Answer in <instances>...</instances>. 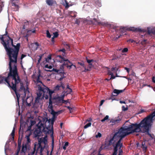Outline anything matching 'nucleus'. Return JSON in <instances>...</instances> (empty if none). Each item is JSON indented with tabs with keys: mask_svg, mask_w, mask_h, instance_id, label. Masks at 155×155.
<instances>
[{
	"mask_svg": "<svg viewBox=\"0 0 155 155\" xmlns=\"http://www.w3.org/2000/svg\"><path fill=\"white\" fill-rule=\"evenodd\" d=\"M35 32V30H28L27 31L26 36H28L30 35L32 33H34Z\"/></svg>",
	"mask_w": 155,
	"mask_h": 155,
	"instance_id": "4be33fe9",
	"label": "nucleus"
},
{
	"mask_svg": "<svg viewBox=\"0 0 155 155\" xmlns=\"http://www.w3.org/2000/svg\"><path fill=\"white\" fill-rule=\"evenodd\" d=\"M12 5L13 6H14L16 8V10H18L19 7L18 5L13 3L12 4Z\"/></svg>",
	"mask_w": 155,
	"mask_h": 155,
	"instance_id": "09e8293b",
	"label": "nucleus"
},
{
	"mask_svg": "<svg viewBox=\"0 0 155 155\" xmlns=\"http://www.w3.org/2000/svg\"><path fill=\"white\" fill-rule=\"evenodd\" d=\"M125 70H126L127 72L128 73L130 72V69L129 68H127V67H125L124 68Z\"/></svg>",
	"mask_w": 155,
	"mask_h": 155,
	"instance_id": "338daca9",
	"label": "nucleus"
},
{
	"mask_svg": "<svg viewBox=\"0 0 155 155\" xmlns=\"http://www.w3.org/2000/svg\"><path fill=\"white\" fill-rule=\"evenodd\" d=\"M44 54H41L40 55H39V58L38 60V64H39L40 63V61L41 60V58L43 56Z\"/></svg>",
	"mask_w": 155,
	"mask_h": 155,
	"instance_id": "2f4dec72",
	"label": "nucleus"
},
{
	"mask_svg": "<svg viewBox=\"0 0 155 155\" xmlns=\"http://www.w3.org/2000/svg\"><path fill=\"white\" fill-rule=\"evenodd\" d=\"M45 60L46 62H48V63L50 61L51 59V55H49L47 58H45Z\"/></svg>",
	"mask_w": 155,
	"mask_h": 155,
	"instance_id": "393cba45",
	"label": "nucleus"
},
{
	"mask_svg": "<svg viewBox=\"0 0 155 155\" xmlns=\"http://www.w3.org/2000/svg\"><path fill=\"white\" fill-rule=\"evenodd\" d=\"M109 118V116L108 115H106L104 118L102 119L101 121V122H103L105 121V120H108Z\"/></svg>",
	"mask_w": 155,
	"mask_h": 155,
	"instance_id": "72a5a7b5",
	"label": "nucleus"
},
{
	"mask_svg": "<svg viewBox=\"0 0 155 155\" xmlns=\"http://www.w3.org/2000/svg\"><path fill=\"white\" fill-rule=\"evenodd\" d=\"M152 31V34H155V28H151Z\"/></svg>",
	"mask_w": 155,
	"mask_h": 155,
	"instance_id": "69168bd1",
	"label": "nucleus"
},
{
	"mask_svg": "<svg viewBox=\"0 0 155 155\" xmlns=\"http://www.w3.org/2000/svg\"><path fill=\"white\" fill-rule=\"evenodd\" d=\"M25 127V126L21 124V123L20 124V128L19 131V138L18 143V148L17 152H19L21 147V141L23 137V132L24 128Z\"/></svg>",
	"mask_w": 155,
	"mask_h": 155,
	"instance_id": "9b49d317",
	"label": "nucleus"
},
{
	"mask_svg": "<svg viewBox=\"0 0 155 155\" xmlns=\"http://www.w3.org/2000/svg\"><path fill=\"white\" fill-rule=\"evenodd\" d=\"M128 51V49L127 48H125L122 50V52L123 53L127 52Z\"/></svg>",
	"mask_w": 155,
	"mask_h": 155,
	"instance_id": "864d4df0",
	"label": "nucleus"
},
{
	"mask_svg": "<svg viewBox=\"0 0 155 155\" xmlns=\"http://www.w3.org/2000/svg\"><path fill=\"white\" fill-rule=\"evenodd\" d=\"M61 59L59 60L58 61V62L60 63H62L63 62H64V61L65 60L64 58H61Z\"/></svg>",
	"mask_w": 155,
	"mask_h": 155,
	"instance_id": "5fc2aeb1",
	"label": "nucleus"
},
{
	"mask_svg": "<svg viewBox=\"0 0 155 155\" xmlns=\"http://www.w3.org/2000/svg\"><path fill=\"white\" fill-rule=\"evenodd\" d=\"M84 68V70H81L82 72H86L88 71H90V70L88 69H87L86 68V66H85V67H83Z\"/></svg>",
	"mask_w": 155,
	"mask_h": 155,
	"instance_id": "3c124183",
	"label": "nucleus"
},
{
	"mask_svg": "<svg viewBox=\"0 0 155 155\" xmlns=\"http://www.w3.org/2000/svg\"><path fill=\"white\" fill-rule=\"evenodd\" d=\"M147 33L149 35H150V34H152V30L151 28H148Z\"/></svg>",
	"mask_w": 155,
	"mask_h": 155,
	"instance_id": "c03bdc74",
	"label": "nucleus"
},
{
	"mask_svg": "<svg viewBox=\"0 0 155 155\" xmlns=\"http://www.w3.org/2000/svg\"><path fill=\"white\" fill-rule=\"evenodd\" d=\"M64 65H63V64H61L60 66V69H59L60 70H61V73H62V72L64 71Z\"/></svg>",
	"mask_w": 155,
	"mask_h": 155,
	"instance_id": "473e14b6",
	"label": "nucleus"
},
{
	"mask_svg": "<svg viewBox=\"0 0 155 155\" xmlns=\"http://www.w3.org/2000/svg\"><path fill=\"white\" fill-rule=\"evenodd\" d=\"M145 112L144 110L143 109H141L140 111H139L138 113L140 114Z\"/></svg>",
	"mask_w": 155,
	"mask_h": 155,
	"instance_id": "774afa93",
	"label": "nucleus"
},
{
	"mask_svg": "<svg viewBox=\"0 0 155 155\" xmlns=\"http://www.w3.org/2000/svg\"><path fill=\"white\" fill-rule=\"evenodd\" d=\"M53 34L54 35V38H57L58 37L59 34H58V32H56L53 33Z\"/></svg>",
	"mask_w": 155,
	"mask_h": 155,
	"instance_id": "ea45409f",
	"label": "nucleus"
},
{
	"mask_svg": "<svg viewBox=\"0 0 155 155\" xmlns=\"http://www.w3.org/2000/svg\"><path fill=\"white\" fill-rule=\"evenodd\" d=\"M91 123L90 122L87 124L86 125H85L84 127V128L85 129H86L87 128H88V127H90L91 125Z\"/></svg>",
	"mask_w": 155,
	"mask_h": 155,
	"instance_id": "f704fd0d",
	"label": "nucleus"
},
{
	"mask_svg": "<svg viewBox=\"0 0 155 155\" xmlns=\"http://www.w3.org/2000/svg\"><path fill=\"white\" fill-rule=\"evenodd\" d=\"M65 50L64 48H63L62 49H60L58 51V52L62 51V52H63V55L65 54Z\"/></svg>",
	"mask_w": 155,
	"mask_h": 155,
	"instance_id": "e433bc0d",
	"label": "nucleus"
},
{
	"mask_svg": "<svg viewBox=\"0 0 155 155\" xmlns=\"http://www.w3.org/2000/svg\"><path fill=\"white\" fill-rule=\"evenodd\" d=\"M78 64H80L83 67H85V65H84V64L83 63L78 62Z\"/></svg>",
	"mask_w": 155,
	"mask_h": 155,
	"instance_id": "680f3d73",
	"label": "nucleus"
},
{
	"mask_svg": "<svg viewBox=\"0 0 155 155\" xmlns=\"http://www.w3.org/2000/svg\"><path fill=\"white\" fill-rule=\"evenodd\" d=\"M35 45L36 46V47L35 50H37L38 48V47L39 45L38 43L37 42H35Z\"/></svg>",
	"mask_w": 155,
	"mask_h": 155,
	"instance_id": "052dcab7",
	"label": "nucleus"
},
{
	"mask_svg": "<svg viewBox=\"0 0 155 155\" xmlns=\"http://www.w3.org/2000/svg\"><path fill=\"white\" fill-rule=\"evenodd\" d=\"M37 126V128L35 129L33 133L35 137L40 136L42 132L45 134V132L43 130L44 127H43L42 124L39 123L38 124Z\"/></svg>",
	"mask_w": 155,
	"mask_h": 155,
	"instance_id": "f8f14e48",
	"label": "nucleus"
},
{
	"mask_svg": "<svg viewBox=\"0 0 155 155\" xmlns=\"http://www.w3.org/2000/svg\"><path fill=\"white\" fill-rule=\"evenodd\" d=\"M9 72L7 77L0 75V84L3 83L4 81L7 84L8 87L15 92L17 99L18 101L20 95L17 92L16 85L21 82L18 76L17 67V59L9 60Z\"/></svg>",
	"mask_w": 155,
	"mask_h": 155,
	"instance_id": "f257e3e1",
	"label": "nucleus"
},
{
	"mask_svg": "<svg viewBox=\"0 0 155 155\" xmlns=\"http://www.w3.org/2000/svg\"><path fill=\"white\" fill-rule=\"evenodd\" d=\"M47 4L49 6H52L54 4H56V2L54 0H46Z\"/></svg>",
	"mask_w": 155,
	"mask_h": 155,
	"instance_id": "dca6fc26",
	"label": "nucleus"
},
{
	"mask_svg": "<svg viewBox=\"0 0 155 155\" xmlns=\"http://www.w3.org/2000/svg\"><path fill=\"white\" fill-rule=\"evenodd\" d=\"M19 83H20V84H21L20 87V90H23L25 92V87H24V86L23 85V84L21 82V81Z\"/></svg>",
	"mask_w": 155,
	"mask_h": 155,
	"instance_id": "bb28decb",
	"label": "nucleus"
},
{
	"mask_svg": "<svg viewBox=\"0 0 155 155\" xmlns=\"http://www.w3.org/2000/svg\"><path fill=\"white\" fill-rule=\"evenodd\" d=\"M47 118H48L45 117L42 118L41 120H40L38 124L39 123L43 125V127H45V124L46 121H47Z\"/></svg>",
	"mask_w": 155,
	"mask_h": 155,
	"instance_id": "f3484780",
	"label": "nucleus"
},
{
	"mask_svg": "<svg viewBox=\"0 0 155 155\" xmlns=\"http://www.w3.org/2000/svg\"><path fill=\"white\" fill-rule=\"evenodd\" d=\"M28 144L26 143L25 144H23L21 150L22 152L25 153L26 152L28 148Z\"/></svg>",
	"mask_w": 155,
	"mask_h": 155,
	"instance_id": "6ab92c4d",
	"label": "nucleus"
},
{
	"mask_svg": "<svg viewBox=\"0 0 155 155\" xmlns=\"http://www.w3.org/2000/svg\"><path fill=\"white\" fill-rule=\"evenodd\" d=\"M69 143L68 142H66L64 146L62 147L63 149L65 150L66 149V147L68 145Z\"/></svg>",
	"mask_w": 155,
	"mask_h": 155,
	"instance_id": "cd10ccee",
	"label": "nucleus"
},
{
	"mask_svg": "<svg viewBox=\"0 0 155 155\" xmlns=\"http://www.w3.org/2000/svg\"><path fill=\"white\" fill-rule=\"evenodd\" d=\"M101 137V133L98 132L97 134L96 135V138L100 137Z\"/></svg>",
	"mask_w": 155,
	"mask_h": 155,
	"instance_id": "6e6d98bb",
	"label": "nucleus"
},
{
	"mask_svg": "<svg viewBox=\"0 0 155 155\" xmlns=\"http://www.w3.org/2000/svg\"><path fill=\"white\" fill-rule=\"evenodd\" d=\"M119 136L120 134H118V133L117 132L114 134L113 137L109 140H106L105 141L104 148L105 149H107L111 145L113 146L114 148V147L116 144V143L115 144L116 141L117 140H119L120 137Z\"/></svg>",
	"mask_w": 155,
	"mask_h": 155,
	"instance_id": "423d86ee",
	"label": "nucleus"
},
{
	"mask_svg": "<svg viewBox=\"0 0 155 155\" xmlns=\"http://www.w3.org/2000/svg\"><path fill=\"white\" fill-rule=\"evenodd\" d=\"M122 109L123 111H125L128 110V108L127 107H125L124 106H123L122 107Z\"/></svg>",
	"mask_w": 155,
	"mask_h": 155,
	"instance_id": "37998d69",
	"label": "nucleus"
},
{
	"mask_svg": "<svg viewBox=\"0 0 155 155\" xmlns=\"http://www.w3.org/2000/svg\"><path fill=\"white\" fill-rule=\"evenodd\" d=\"M31 132H30L29 133L26 135L25 137L27 139V142L26 143V144H27L28 145L29 143H30L31 140L30 138V137L31 135Z\"/></svg>",
	"mask_w": 155,
	"mask_h": 155,
	"instance_id": "a211bd4d",
	"label": "nucleus"
},
{
	"mask_svg": "<svg viewBox=\"0 0 155 155\" xmlns=\"http://www.w3.org/2000/svg\"><path fill=\"white\" fill-rule=\"evenodd\" d=\"M61 87V86L57 85L54 88V90L55 91H58L59 90L60 87Z\"/></svg>",
	"mask_w": 155,
	"mask_h": 155,
	"instance_id": "8fccbe9b",
	"label": "nucleus"
},
{
	"mask_svg": "<svg viewBox=\"0 0 155 155\" xmlns=\"http://www.w3.org/2000/svg\"><path fill=\"white\" fill-rule=\"evenodd\" d=\"M44 87H41L40 85H38V90L39 92L37 93V97L41 98L42 95V93H43L42 98L45 97L46 99H48V95H49V91H51L48 88L44 85Z\"/></svg>",
	"mask_w": 155,
	"mask_h": 155,
	"instance_id": "0eeeda50",
	"label": "nucleus"
},
{
	"mask_svg": "<svg viewBox=\"0 0 155 155\" xmlns=\"http://www.w3.org/2000/svg\"><path fill=\"white\" fill-rule=\"evenodd\" d=\"M94 20L95 21V22H97V24L98 25H103V23L101 22H97V19L94 18Z\"/></svg>",
	"mask_w": 155,
	"mask_h": 155,
	"instance_id": "a19ab883",
	"label": "nucleus"
},
{
	"mask_svg": "<svg viewBox=\"0 0 155 155\" xmlns=\"http://www.w3.org/2000/svg\"><path fill=\"white\" fill-rule=\"evenodd\" d=\"M86 60L87 62L89 64V65H92V64L91 63V62L93 61V59L89 60L87 58H86Z\"/></svg>",
	"mask_w": 155,
	"mask_h": 155,
	"instance_id": "7c9ffc66",
	"label": "nucleus"
},
{
	"mask_svg": "<svg viewBox=\"0 0 155 155\" xmlns=\"http://www.w3.org/2000/svg\"><path fill=\"white\" fill-rule=\"evenodd\" d=\"M8 36H9L8 31L6 30L5 33L3 35H1V37H7Z\"/></svg>",
	"mask_w": 155,
	"mask_h": 155,
	"instance_id": "c9c22d12",
	"label": "nucleus"
},
{
	"mask_svg": "<svg viewBox=\"0 0 155 155\" xmlns=\"http://www.w3.org/2000/svg\"><path fill=\"white\" fill-rule=\"evenodd\" d=\"M112 28L116 31L119 29L120 31L122 33H124L126 31V30H127L129 31H132L133 32H143V30L139 28H136L135 27H130L127 29H126L125 27L121 28L117 26H113Z\"/></svg>",
	"mask_w": 155,
	"mask_h": 155,
	"instance_id": "6e6552de",
	"label": "nucleus"
},
{
	"mask_svg": "<svg viewBox=\"0 0 155 155\" xmlns=\"http://www.w3.org/2000/svg\"><path fill=\"white\" fill-rule=\"evenodd\" d=\"M75 23L79 25L80 23V21L79 19H77L75 21Z\"/></svg>",
	"mask_w": 155,
	"mask_h": 155,
	"instance_id": "e2e57ef3",
	"label": "nucleus"
},
{
	"mask_svg": "<svg viewBox=\"0 0 155 155\" xmlns=\"http://www.w3.org/2000/svg\"><path fill=\"white\" fill-rule=\"evenodd\" d=\"M121 120L120 119H117L115 120H113L111 122L114 124H117L120 123Z\"/></svg>",
	"mask_w": 155,
	"mask_h": 155,
	"instance_id": "b1692460",
	"label": "nucleus"
},
{
	"mask_svg": "<svg viewBox=\"0 0 155 155\" xmlns=\"http://www.w3.org/2000/svg\"><path fill=\"white\" fill-rule=\"evenodd\" d=\"M155 116L151 114L148 116L144 118L143 120V122L141 124V130L143 128L142 132L143 133L147 132V134L150 137H152L151 135L149 132V127L150 126V123L152 121L153 118Z\"/></svg>",
	"mask_w": 155,
	"mask_h": 155,
	"instance_id": "20e7f679",
	"label": "nucleus"
},
{
	"mask_svg": "<svg viewBox=\"0 0 155 155\" xmlns=\"http://www.w3.org/2000/svg\"><path fill=\"white\" fill-rule=\"evenodd\" d=\"M125 89L122 90H119L115 89L113 91V93L115 94H117L116 95H114L113 94V93L112 94L111 96L109 98V100L112 99L113 100V97L114 96H117L118 94H120V93H122L124 92L125 91Z\"/></svg>",
	"mask_w": 155,
	"mask_h": 155,
	"instance_id": "2eb2a0df",
	"label": "nucleus"
},
{
	"mask_svg": "<svg viewBox=\"0 0 155 155\" xmlns=\"http://www.w3.org/2000/svg\"><path fill=\"white\" fill-rule=\"evenodd\" d=\"M67 107L69 109L70 113H71L72 112L73 109L71 107L69 106H68Z\"/></svg>",
	"mask_w": 155,
	"mask_h": 155,
	"instance_id": "0e129e2a",
	"label": "nucleus"
},
{
	"mask_svg": "<svg viewBox=\"0 0 155 155\" xmlns=\"http://www.w3.org/2000/svg\"><path fill=\"white\" fill-rule=\"evenodd\" d=\"M46 35L47 37L50 38L51 37V35L50 34L48 30L46 31Z\"/></svg>",
	"mask_w": 155,
	"mask_h": 155,
	"instance_id": "58836bf2",
	"label": "nucleus"
},
{
	"mask_svg": "<svg viewBox=\"0 0 155 155\" xmlns=\"http://www.w3.org/2000/svg\"><path fill=\"white\" fill-rule=\"evenodd\" d=\"M39 154H40V155H43V153H42V152H43V149L42 148H41V149H40L39 150Z\"/></svg>",
	"mask_w": 155,
	"mask_h": 155,
	"instance_id": "13d9d810",
	"label": "nucleus"
},
{
	"mask_svg": "<svg viewBox=\"0 0 155 155\" xmlns=\"http://www.w3.org/2000/svg\"><path fill=\"white\" fill-rule=\"evenodd\" d=\"M4 6V4L3 2H0V12L2 10V8Z\"/></svg>",
	"mask_w": 155,
	"mask_h": 155,
	"instance_id": "4c0bfd02",
	"label": "nucleus"
},
{
	"mask_svg": "<svg viewBox=\"0 0 155 155\" xmlns=\"http://www.w3.org/2000/svg\"><path fill=\"white\" fill-rule=\"evenodd\" d=\"M45 68L51 69L52 68V66L51 65H49L48 64H47L45 65Z\"/></svg>",
	"mask_w": 155,
	"mask_h": 155,
	"instance_id": "49530a36",
	"label": "nucleus"
},
{
	"mask_svg": "<svg viewBox=\"0 0 155 155\" xmlns=\"http://www.w3.org/2000/svg\"><path fill=\"white\" fill-rule=\"evenodd\" d=\"M118 141L116 143V144L114 148V151L112 155H117V152L118 150V148H119V153L118 155H123V150L121 149V148L123 146V143L120 141V143L119 145H117Z\"/></svg>",
	"mask_w": 155,
	"mask_h": 155,
	"instance_id": "ddd939ff",
	"label": "nucleus"
},
{
	"mask_svg": "<svg viewBox=\"0 0 155 155\" xmlns=\"http://www.w3.org/2000/svg\"><path fill=\"white\" fill-rule=\"evenodd\" d=\"M29 24V22L28 21H26L24 22V25L22 28L23 29H25L26 27V26L28 25Z\"/></svg>",
	"mask_w": 155,
	"mask_h": 155,
	"instance_id": "a878e982",
	"label": "nucleus"
},
{
	"mask_svg": "<svg viewBox=\"0 0 155 155\" xmlns=\"http://www.w3.org/2000/svg\"><path fill=\"white\" fill-rule=\"evenodd\" d=\"M48 141L47 139V136L44 137L38 138V146L37 148L36 153L39 149L42 148L43 150L48 146Z\"/></svg>",
	"mask_w": 155,
	"mask_h": 155,
	"instance_id": "1a4fd4ad",
	"label": "nucleus"
},
{
	"mask_svg": "<svg viewBox=\"0 0 155 155\" xmlns=\"http://www.w3.org/2000/svg\"><path fill=\"white\" fill-rule=\"evenodd\" d=\"M54 92V91H49V101H50V100H51L52 103V105L54 104V105H58L61 103L62 98V97H54L52 98V94Z\"/></svg>",
	"mask_w": 155,
	"mask_h": 155,
	"instance_id": "9d476101",
	"label": "nucleus"
},
{
	"mask_svg": "<svg viewBox=\"0 0 155 155\" xmlns=\"http://www.w3.org/2000/svg\"><path fill=\"white\" fill-rule=\"evenodd\" d=\"M147 40L146 39H144L142 41H141V44L142 45H144L145 44H146V43H147Z\"/></svg>",
	"mask_w": 155,
	"mask_h": 155,
	"instance_id": "a18cd8bd",
	"label": "nucleus"
},
{
	"mask_svg": "<svg viewBox=\"0 0 155 155\" xmlns=\"http://www.w3.org/2000/svg\"><path fill=\"white\" fill-rule=\"evenodd\" d=\"M40 100V98L37 97L36 98L35 102L36 103H39Z\"/></svg>",
	"mask_w": 155,
	"mask_h": 155,
	"instance_id": "79ce46f5",
	"label": "nucleus"
},
{
	"mask_svg": "<svg viewBox=\"0 0 155 155\" xmlns=\"http://www.w3.org/2000/svg\"><path fill=\"white\" fill-rule=\"evenodd\" d=\"M28 97H27L26 99V102L27 103V105L28 106H31V103H28Z\"/></svg>",
	"mask_w": 155,
	"mask_h": 155,
	"instance_id": "4d7b16f0",
	"label": "nucleus"
},
{
	"mask_svg": "<svg viewBox=\"0 0 155 155\" xmlns=\"http://www.w3.org/2000/svg\"><path fill=\"white\" fill-rule=\"evenodd\" d=\"M144 120H142L139 124H132L128 126H125L121 127L117 132L120 134V137L118 141L117 145L120 143L123 138L125 136L130 134L134 133H137L141 131V124L143 122Z\"/></svg>",
	"mask_w": 155,
	"mask_h": 155,
	"instance_id": "7ed1b4c3",
	"label": "nucleus"
},
{
	"mask_svg": "<svg viewBox=\"0 0 155 155\" xmlns=\"http://www.w3.org/2000/svg\"><path fill=\"white\" fill-rule=\"evenodd\" d=\"M15 132H14V131L12 130V131L11 134V135L12 137L13 140H14V136H15Z\"/></svg>",
	"mask_w": 155,
	"mask_h": 155,
	"instance_id": "603ef678",
	"label": "nucleus"
},
{
	"mask_svg": "<svg viewBox=\"0 0 155 155\" xmlns=\"http://www.w3.org/2000/svg\"><path fill=\"white\" fill-rule=\"evenodd\" d=\"M46 71H54L55 72L57 73H61V70H59V69H57L54 68H53L51 71H50L49 70H45Z\"/></svg>",
	"mask_w": 155,
	"mask_h": 155,
	"instance_id": "5701e85b",
	"label": "nucleus"
},
{
	"mask_svg": "<svg viewBox=\"0 0 155 155\" xmlns=\"http://www.w3.org/2000/svg\"><path fill=\"white\" fill-rule=\"evenodd\" d=\"M1 43L3 45L8 57L9 60L17 59L20 44L18 43L16 45L13 44V39L8 36L0 38Z\"/></svg>",
	"mask_w": 155,
	"mask_h": 155,
	"instance_id": "f03ea898",
	"label": "nucleus"
},
{
	"mask_svg": "<svg viewBox=\"0 0 155 155\" xmlns=\"http://www.w3.org/2000/svg\"><path fill=\"white\" fill-rule=\"evenodd\" d=\"M54 122V118H53L52 119H48L47 118L45 127L43 128V130L46 135L49 134L51 133H52V135L53 134V125Z\"/></svg>",
	"mask_w": 155,
	"mask_h": 155,
	"instance_id": "39448f33",
	"label": "nucleus"
},
{
	"mask_svg": "<svg viewBox=\"0 0 155 155\" xmlns=\"http://www.w3.org/2000/svg\"><path fill=\"white\" fill-rule=\"evenodd\" d=\"M69 64H72V63L68 59H65L63 63V65H64L67 66V67L68 68Z\"/></svg>",
	"mask_w": 155,
	"mask_h": 155,
	"instance_id": "412c9836",
	"label": "nucleus"
},
{
	"mask_svg": "<svg viewBox=\"0 0 155 155\" xmlns=\"http://www.w3.org/2000/svg\"><path fill=\"white\" fill-rule=\"evenodd\" d=\"M36 144H35V143L34 145V147L33 148L34 150L31 152L30 155H33L35 153V151L36 150Z\"/></svg>",
	"mask_w": 155,
	"mask_h": 155,
	"instance_id": "c85d7f7f",
	"label": "nucleus"
},
{
	"mask_svg": "<svg viewBox=\"0 0 155 155\" xmlns=\"http://www.w3.org/2000/svg\"><path fill=\"white\" fill-rule=\"evenodd\" d=\"M12 5L13 6H14L16 8V10H18L19 7L18 5L13 3L12 4Z\"/></svg>",
	"mask_w": 155,
	"mask_h": 155,
	"instance_id": "de8ad7c7",
	"label": "nucleus"
},
{
	"mask_svg": "<svg viewBox=\"0 0 155 155\" xmlns=\"http://www.w3.org/2000/svg\"><path fill=\"white\" fill-rule=\"evenodd\" d=\"M141 147L143 149V150L144 151V152H146L147 149V147L146 145H145V142H142L141 146Z\"/></svg>",
	"mask_w": 155,
	"mask_h": 155,
	"instance_id": "aec40b11",
	"label": "nucleus"
},
{
	"mask_svg": "<svg viewBox=\"0 0 155 155\" xmlns=\"http://www.w3.org/2000/svg\"><path fill=\"white\" fill-rule=\"evenodd\" d=\"M41 76V75L40 74H39L38 76L36 81L38 83H40L41 84H42V81H41V80H40V77Z\"/></svg>",
	"mask_w": 155,
	"mask_h": 155,
	"instance_id": "c756f323",
	"label": "nucleus"
},
{
	"mask_svg": "<svg viewBox=\"0 0 155 155\" xmlns=\"http://www.w3.org/2000/svg\"><path fill=\"white\" fill-rule=\"evenodd\" d=\"M31 126H29L27 128V130L26 131V132H28L29 133L30 132H31L30 131L31 129Z\"/></svg>",
	"mask_w": 155,
	"mask_h": 155,
	"instance_id": "bf43d9fd",
	"label": "nucleus"
},
{
	"mask_svg": "<svg viewBox=\"0 0 155 155\" xmlns=\"http://www.w3.org/2000/svg\"><path fill=\"white\" fill-rule=\"evenodd\" d=\"M51 101L50 100V101H49V105L48 108L50 110L51 113L53 115V117H54L55 115L58 113V112H56L54 111L53 109V105L51 104Z\"/></svg>",
	"mask_w": 155,
	"mask_h": 155,
	"instance_id": "4468645a",
	"label": "nucleus"
}]
</instances>
